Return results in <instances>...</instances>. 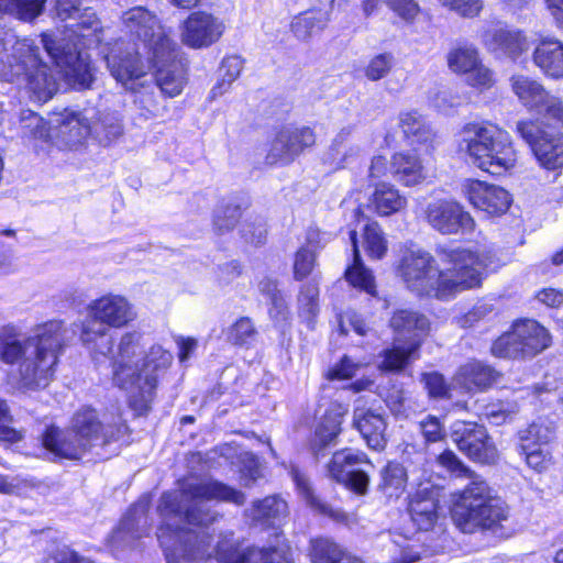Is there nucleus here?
<instances>
[{
  "label": "nucleus",
  "mask_w": 563,
  "mask_h": 563,
  "mask_svg": "<svg viewBox=\"0 0 563 563\" xmlns=\"http://www.w3.org/2000/svg\"><path fill=\"white\" fill-rule=\"evenodd\" d=\"M243 505L245 495L220 482H186L179 492L164 493L157 510L163 518L157 538L167 563H199L212 555L208 526L216 514L209 500Z\"/></svg>",
  "instance_id": "1"
},
{
  "label": "nucleus",
  "mask_w": 563,
  "mask_h": 563,
  "mask_svg": "<svg viewBox=\"0 0 563 563\" xmlns=\"http://www.w3.org/2000/svg\"><path fill=\"white\" fill-rule=\"evenodd\" d=\"M443 254L451 266L439 269L430 253L420 249L406 250L397 266L406 287L418 296L448 300L457 292L478 287L483 272L496 267L495 254L490 251L474 253L457 249Z\"/></svg>",
  "instance_id": "2"
},
{
  "label": "nucleus",
  "mask_w": 563,
  "mask_h": 563,
  "mask_svg": "<svg viewBox=\"0 0 563 563\" xmlns=\"http://www.w3.org/2000/svg\"><path fill=\"white\" fill-rule=\"evenodd\" d=\"M66 340L65 324L57 320L38 325L29 336L11 327L0 331V361L8 365L19 363L18 373L12 376L19 391H37L49 385Z\"/></svg>",
  "instance_id": "3"
},
{
  "label": "nucleus",
  "mask_w": 563,
  "mask_h": 563,
  "mask_svg": "<svg viewBox=\"0 0 563 563\" xmlns=\"http://www.w3.org/2000/svg\"><path fill=\"white\" fill-rule=\"evenodd\" d=\"M142 341L141 332H125L120 339L112 365L113 384L132 394L130 404L140 413L150 409L158 373L166 369L172 362V354L161 345H153L145 352Z\"/></svg>",
  "instance_id": "4"
},
{
  "label": "nucleus",
  "mask_w": 563,
  "mask_h": 563,
  "mask_svg": "<svg viewBox=\"0 0 563 563\" xmlns=\"http://www.w3.org/2000/svg\"><path fill=\"white\" fill-rule=\"evenodd\" d=\"M438 462L455 476L470 479L453 504L452 519L456 528L464 533L501 529L509 519V507L500 497L493 495L486 481L450 450L442 452Z\"/></svg>",
  "instance_id": "5"
},
{
  "label": "nucleus",
  "mask_w": 563,
  "mask_h": 563,
  "mask_svg": "<svg viewBox=\"0 0 563 563\" xmlns=\"http://www.w3.org/2000/svg\"><path fill=\"white\" fill-rule=\"evenodd\" d=\"M129 428L121 415L99 412L90 407L79 408L67 429L47 427L42 434L43 446L55 456L80 460L95 446H107L121 441Z\"/></svg>",
  "instance_id": "6"
},
{
  "label": "nucleus",
  "mask_w": 563,
  "mask_h": 563,
  "mask_svg": "<svg viewBox=\"0 0 563 563\" xmlns=\"http://www.w3.org/2000/svg\"><path fill=\"white\" fill-rule=\"evenodd\" d=\"M73 20L76 22L68 25L70 33L67 36L43 33L41 44L51 59L65 70L73 87L84 90L90 88L95 80L85 48L99 47L104 37V29L90 8L79 11Z\"/></svg>",
  "instance_id": "7"
},
{
  "label": "nucleus",
  "mask_w": 563,
  "mask_h": 563,
  "mask_svg": "<svg viewBox=\"0 0 563 563\" xmlns=\"http://www.w3.org/2000/svg\"><path fill=\"white\" fill-rule=\"evenodd\" d=\"M0 40V80L23 85L37 102H46L57 91L53 70L41 57V47L33 40H18L10 55L3 53Z\"/></svg>",
  "instance_id": "8"
},
{
  "label": "nucleus",
  "mask_w": 563,
  "mask_h": 563,
  "mask_svg": "<svg viewBox=\"0 0 563 563\" xmlns=\"http://www.w3.org/2000/svg\"><path fill=\"white\" fill-rule=\"evenodd\" d=\"M460 150L472 163L492 175H503L517 163L509 134L494 124L470 123L461 133Z\"/></svg>",
  "instance_id": "9"
},
{
  "label": "nucleus",
  "mask_w": 563,
  "mask_h": 563,
  "mask_svg": "<svg viewBox=\"0 0 563 563\" xmlns=\"http://www.w3.org/2000/svg\"><path fill=\"white\" fill-rule=\"evenodd\" d=\"M551 342L548 330L534 320L514 323L512 329L501 334L492 345V354L501 358L533 357Z\"/></svg>",
  "instance_id": "10"
},
{
  "label": "nucleus",
  "mask_w": 563,
  "mask_h": 563,
  "mask_svg": "<svg viewBox=\"0 0 563 563\" xmlns=\"http://www.w3.org/2000/svg\"><path fill=\"white\" fill-rule=\"evenodd\" d=\"M100 53L107 63L111 76L129 90L143 87L141 79L146 75L145 65L140 58V48L136 43L131 44L123 38L113 44L101 46Z\"/></svg>",
  "instance_id": "11"
},
{
  "label": "nucleus",
  "mask_w": 563,
  "mask_h": 563,
  "mask_svg": "<svg viewBox=\"0 0 563 563\" xmlns=\"http://www.w3.org/2000/svg\"><path fill=\"white\" fill-rule=\"evenodd\" d=\"M368 468L373 464L367 455L353 449L333 453L327 465V475L357 495H365L369 485Z\"/></svg>",
  "instance_id": "12"
},
{
  "label": "nucleus",
  "mask_w": 563,
  "mask_h": 563,
  "mask_svg": "<svg viewBox=\"0 0 563 563\" xmlns=\"http://www.w3.org/2000/svg\"><path fill=\"white\" fill-rule=\"evenodd\" d=\"M450 438L460 452L475 463L492 465L498 460L497 448L482 424L457 420L450 427Z\"/></svg>",
  "instance_id": "13"
},
{
  "label": "nucleus",
  "mask_w": 563,
  "mask_h": 563,
  "mask_svg": "<svg viewBox=\"0 0 563 563\" xmlns=\"http://www.w3.org/2000/svg\"><path fill=\"white\" fill-rule=\"evenodd\" d=\"M122 22L131 36L137 38L151 55L175 43L157 16L143 7L131 8L122 15Z\"/></svg>",
  "instance_id": "14"
},
{
  "label": "nucleus",
  "mask_w": 563,
  "mask_h": 563,
  "mask_svg": "<svg viewBox=\"0 0 563 563\" xmlns=\"http://www.w3.org/2000/svg\"><path fill=\"white\" fill-rule=\"evenodd\" d=\"M213 551L219 563H292L284 547L242 548L232 532L221 534Z\"/></svg>",
  "instance_id": "15"
},
{
  "label": "nucleus",
  "mask_w": 563,
  "mask_h": 563,
  "mask_svg": "<svg viewBox=\"0 0 563 563\" xmlns=\"http://www.w3.org/2000/svg\"><path fill=\"white\" fill-rule=\"evenodd\" d=\"M517 132L531 146L542 167L549 170L563 167V141L559 133L548 132L534 121H519Z\"/></svg>",
  "instance_id": "16"
},
{
  "label": "nucleus",
  "mask_w": 563,
  "mask_h": 563,
  "mask_svg": "<svg viewBox=\"0 0 563 563\" xmlns=\"http://www.w3.org/2000/svg\"><path fill=\"white\" fill-rule=\"evenodd\" d=\"M155 69V84L148 87H156L167 97L179 95L186 82V68L179 57L176 43L162 48H156L155 54L150 56Z\"/></svg>",
  "instance_id": "17"
},
{
  "label": "nucleus",
  "mask_w": 563,
  "mask_h": 563,
  "mask_svg": "<svg viewBox=\"0 0 563 563\" xmlns=\"http://www.w3.org/2000/svg\"><path fill=\"white\" fill-rule=\"evenodd\" d=\"M314 143L316 135L310 126L285 125L272 141L266 155V163L269 165H287Z\"/></svg>",
  "instance_id": "18"
},
{
  "label": "nucleus",
  "mask_w": 563,
  "mask_h": 563,
  "mask_svg": "<svg viewBox=\"0 0 563 563\" xmlns=\"http://www.w3.org/2000/svg\"><path fill=\"white\" fill-rule=\"evenodd\" d=\"M136 318L133 305L121 295L108 294L87 306V320L108 328H122Z\"/></svg>",
  "instance_id": "19"
},
{
  "label": "nucleus",
  "mask_w": 563,
  "mask_h": 563,
  "mask_svg": "<svg viewBox=\"0 0 563 563\" xmlns=\"http://www.w3.org/2000/svg\"><path fill=\"white\" fill-rule=\"evenodd\" d=\"M223 20L203 11L191 13L180 26L181 42L191 48L209 47L224 33Z\"/></svg>",
  "instance_id": "20"
},
{
  "label": "nucleus",
  "mask_w": 563,
  "mask_h": 563,
  "mask_svg": "<svg viewBox=\"0 0 563 563\" xmlns=\"http://www.w3.org/2000/svg\"><path fill=\"white\" fill-rule=\"evenodd\" d=\"M428 223L442 234H456L474 229L473 218L454 201L437 200L426 209Z\"/></svg>",
  "instance_id": "21"
},
{
  "label": "nucleus",
  "mask_w": 563,
  "mask_h": 563,
  "mask_svg": "<svg viewBox=\"0 0 563 563\" xmlns=\"http://www.w3.org/2000/svg\"><path fill=\"white\" fill-rule=\"evenodd\" d=\"M470 202L488 214H503L510 206V195L499 186L473 181L467 189Z\"/></svg>",
  "instance_id": "22"
},
{
  "label": "nucleus",
  "mask_w": 563,
  "mask_h": 563,
  "mask_svg": "<svg viewBox=\"0 0 563 563\" xmlns=\"http://www.w3.org/2000/svg\"><path fill=\"white\" fill-rule=\"evenodd\" d=\"M51 122L56 130V136L70 148L81 144L91 133L88 118L68 109L55 114Z\"/></svg>",
  "instance_id": "23"
},
{
  "label": "nucleus",
  "mask_w": 563,
  "mask_h": 563,
  "mask_svg": "<svg viewBox=\"0 0 563 563\" xmlns=\"http://www.w3.org/2000/svg\"><path fill=\"white\" fill-rule=\"evenodd\" d=\"M398 341L417 343L420 345V339L428 334L430 330L429 319L413 309L396 310L389 321Z\"/></svg>",
  "instance_id": "24"
},
{
  "label": "nucleus",
  "mask_w": 563,
  "mask_h": 563,
  "mask_svg": "<svg viewBox=\"0 0 563 563\" xmlns=\"http://www.w3.org/2000/svg\"><path fill=\"white\" fill-rule=\"evenodd\" d=\"M439 490L421 487L411 497L408 511L419 530L429 531L435 525L439 514Z\"/></svg>",
  "instance_id": "25"
},
{
  "label": "nucleus",
  "mask_w": 563,
  "mask_h": 563,
  "mask_svg": "<svg viewBox=\"0 0 563 563\" xmlns=\"http://www.w3.org/2000/svg\"><path fill=\"white\" fill-rule=\"evenodd\" d=\"M344 412L335 407L325 411L318 422L314 434L310 441V450L318 460L325 455L329 448L336 445L338 437L341 433V424Z\"/></svg>",
  "instance_id": "26"
},
{
  "label": "nucleus",
  "mask_w": 563,
  "mask_h": 563,
  "mask_svg": "<svg viewBox=\"0 0 563 563\" xmlns=\"http://www.w3.org/2000/svg\"><path fill=\"white\" fill-rule=\"evenodd\" d=\"M532 60L544 76L563 78V43L558 38L541 37L533 49Z\"/></svg>",
  "instance_id": "27"
},
{
  "label": "nucleus",
  "mask_w": 563,
  "mask_h": 563,
  "mask_svg": "<svg viewBox=\"0 0 563 563\" xmlns=\"http://www.w3.org/2000/svg\"><path fill=\"white\" fill-rule=\"evenodd\" d=\"M483 43L493 52H500L510 58H517L527 49V41L518 30L496 25L483 34Z\"/></svg>",
  "instance_id": "28"
},
{
  "label": "nucleus",
  "mask_w": 563,
  "mask_h": 563,
  "mask_svg": "<svg viewBox=\"0 0 563 563\" xmlns=\"http://www.w3.org/2000/svg\"><path fill=\"white\" fill-rule=\"evenodd\" d=\"M353 421L368 448L377 451L385 448L386 421L380 412L374 409L355 408Z\"/></svg>",
  "instance_id": "29"
},
{
  "label": "nucleus",
  "mask_w": 563,
  "mask_h": 563,
  "mask_svg": "<svg viewBox=\"0 0 563 563\" xmlns=\"http://www.w3.org/2000/svg\"><path fill=\"white\" fill-rule=\"evenodd\" d=\"M499 373L492 366L473 361L461 366L455 375L457 385L467 391H482L496 383Z\"/></svg>",
  "instance_id": "30"
},
{
  "label": "nucleus",
  "mask_w": 563,
  "mask_h": 563,
  "mask_svg": "<svg viewBox=\"0 0 563 563\" xmlns=\"http://www.w3.org/2000/svg\"><path fill=\"white\" fill-rule=\"evenodd\" d=\"M389 172L396 181L405 186H413L424 179L421 161L412 152L395 153L390 161Z\"/></svg>",
  "instance_id": "31"
},
{
  "label": "nucleus",
  "mask_w": 563,
  "mask_h": 563,
  "mask_svg": "<svg viewBox=\"0 0 563 563\" xmlns=\"http://www.w3.org/2000/svg\"><path fill=\"white\" fill-rule=\"evenodd\" d=\"M287 503L279 496H267L256 500L246 510V515L256 523L267 527L278 526L287 516Z\"/></svg>",
  "instance_id": "32"
},
{
  "label": "nucleus",
  "mask_w": 563,
  "mask_h": 563,
  "mask_svg": "<svg viewBox=\"0 0 563 563\" xmlns=\"http://www.w3.org/2000/svg\"><path fill=\"white\" fill-rule=\"evenodd\" d=\"M309 558L311 563H364L325 537L310 540Z\"/></svg>",
  "instance_id": "33"
},
{
  "label": "nucleus",
  "mask_w": 563,
  "mask_h": 563,
  "mask_svg": "<svg viewBox=\"0 0 563 563\" xmlns=\"http://www.w3.org/2000/svg\"><path fill=\"white\" fill-rule=\"evenodd\" d=\"M510 82L514 93L530 111L538 110L550 93L539 81L523 75L512 76Z\"/></svg>",
  "instance_id": "34"
},
{
  "label": "nucleus",
  "mask_w": 563,
  "mask_h": 563,
  "mask_svg": "<svg viewBox=\"0 0 563 563\" xmlns=\"http://www.w3.org/2000/svg\"><path fill=\"white\" fill-rule=\"evenodd\" d=\"M330 21V11L313 9L305 11L292 19L291 32L301 41H307L325 29Z\"/></svg>",
  "instance_id": "35"
},
{
  "label": "nucleus",
  "mask_w": 563,
  "mask_h": 563,
  "mask_svg": "<svg viewBox=\"0 0 563 563\" xmlns=\"http://www.w3.org/2000/svg\"><path fill=\"white\" fill-rule=\"evenodd\" d=\"M80 340L95 355L107 356L113 349L110 329L98 322L84 321Z\"/></svg>",
  "instance_id": "36"
},
{
  "label": "nucleus",
  "mask_w": 563,
  "mask_h": 563,
  "mask_svg": "<svg viewBox=\"0 0 563 563\" xmlns=\"http://www.w3.org/2000/svg\"><path fill=\"white\" fill-rule=\"evenodd\" d=\"M148 504L146 498L135 503L113 532V539H121L123 534H129L132 539L140 538L147 527Z\"/></svg>",
  "instance_id": "37"
},
{
  "label": "nucleus",
  "mask_w": 563,
  "mask_h": 563,
  "mask_svg": "<svg viewBox=\"0 0 563 563\" xmlns=\"http://www.w3.org/2000/svg\"><path fill=\"white\" fill-rule=\"evenodd\" d=\"M371 203L379 216H390L406 206V198L390 184H378L372 195Z\"/></svg>",
  "instance_id": "38"
},
{
  "label": "nucleus",
  "mask_w": 563,
  "mask_h": 563,
  "mask_svg": "<svg viewBox=\"0 0 563 563\" xmlns=\"http://www.w3.org/2000/svg\"><path fill=\"white\" fill-rule=\"evenodd\" d=\"M399 124L411 145L424 144L432 140L433 133L424 118L417 111L400 114Z\"/></svg>",
  "instance_id": "39"
},
{
  "label": "nucleus",
  "mask_w": 563,
  "mask_h": 563,
  "mask_svg": "<svg viewBox=\"0 0 563 563\" xmlns=\"http://www.w3.org/2000/svg\"><path fill=\"white\" fill-rule=\"evenodd\" d=\"M350 239L353 245L354 262L353 265L346 269L345 276L354 287H360L373 295L375 291L374 276L372 272L364 266L361 260L355 230L350 232Z\"/></svg>",
  "instance_id": "40"
},
{
  "label": "nucleus",
  "mask_w": 563,
  "mask_h": 563,
  "mask_svg": "<svg viewBox=\"0 0 563 563\" xmlns=\"http://www.w3.org/2000/svg\"><path fill=\"white\" fill-rule=\"evenodd\" d=\"M91 133H95L99 142L109 145L123 133L122 120L118 112H100L91 125Z\"/></svg>",
  "instance_id": "41"
},
{
  "label": "nucleus",
  "mask_w": 563,
  "mask_h": 563,
  "mask_svg": "<svg viewBox=\"0 0 563 563\" xmlns=\"http://www.w3.org/2000/svg\"><path fill=\"white\" fill-rule=\"evenodd\" d=\"M351 134V126L341 129L330 146L328 158L338 167H343L350 157L357 155L361 151L358 145L349 142Z\"/></svg>",
  "instance_id": "42"
},
{
  "label": "nucleus",
  "mask_w": 563,
  "mask_h": 563,
  "mask_svg": "<svg viewBox=\"0 0 563 563\" xmlns=\"http://www.w3.org/2000/svg\"><path fill=\"white\" fill-rule=\"evenodd\" d=\"M481 60L477 49L471 45L457 46L448 53L449 68L455 74L465 75Z\"/></svg>",
  "instance_id": "43"
},
{
  "label": "nucleus",
  "mask_w": 563,
  "mask_h": 563,
  "mask_svg": "<svg viewBox=\"0 0 563 563\" xmlns=\"http://www.w3.org/2000/svg\"><path fill=\"white\" fill-rule=\"evenodd\" d=\"M388 537H391L388 534ZM386 550L389 554V563H415L420 560V554L413 549L409 539L405 536L396 534L389 538Z\"/></svg>",
  "instance_id": "44"
},
{
  "label": "nucleus",
  "mask_w": 563,
  "mask_h": 563,
  "mask_svg": "<svg viewBox=\"0 0 563 563\" xmlns=\"http://www.w3.org/2000/svg\"><path fill=\"white\" fill-rule=\"evenodd\" d=\"M242 216L241 206L235 201H223L213 214V229L223 234L234 229Z\"/></svg>",
  "instance_id": "45"
},
{
  "label": "nucleus",
  "mask_w": 563,
  "mask_h": 563,
  "mask_svg": "<svg viewBox=\"0 0 563 563\" xmlns=\"http://www.w3.org/2000/svg\"><path fill=\"white\" fill-rule=\"evenodd\" d=\"M290 474L297 488L312 507L317 508L321 514L333 517L336 520H340L343 517L341 512L333 510L328 504L321 501L313 495L309 479L305 473L297 467H291Z\"/></svg>",
  "instance_id": "46"
},
{
  "label": "nucleus",
  "mask_w": 563,
  "mask_h": 563,
  "mask_svg": "<svg viewBox=\"0 0 563 563\" xmlns=\"http://www.w3.org/2000/svg\"><path fill=\"white\" fill-rule=\"evenodd\" d=\"M536 112L542 119L541 123L537 122L540 126L545 124L554 133H558L556 130L563 128V101L561 98L549 93Z\"/></svg>",
  "instance_id": "47"
},
{
  "label": "nucleus",
  "mask_w": 563,
  "mask_h": 563,
  "mask_svg": "<svg viewBox=\"0 0 563 563\" xmlns=\"http://www.w3.org/2000/svg\"><path fill=\"white\" fill-rule=\"evenodd\" d=\"M417 349V343H409L407 346L395 345L391 349L385 350L379 368L387 372L401 371Z\"/></svg>",
  "instance_id": "48"
},
{
  "label": "nucleus",
  "mask_w": 563,
  "mask_h": 563,
  "mask_svg": "<svg viewBox=\"0 0 563 563\" xmlns=\"http://www.w3.org/2000/svg\"><path fill=\"white\" fill-rule=\"evenodd\" d=\"M379 487L389 496L402 490L407 479L405 467L400 463L389 462L380 472Z\"/></svg>",
  "instance_id": "49"
},
{
  "label": "nucleus",
  "mask_w": 563,
  "mask_h": 563,
  "mask_svg": "<svg viewBox=\"0 0 563 563\" xmlns=\"http://www.w3.org/2000/svg\"><path fill=\"white\" fill-rule=\"evenodd\" d=\"M257 335L256 328L249 317H241L225 331V339L234 345H249Z\"/></svg>",
  "instance_id": "50"
},
{
  "label": "nucleus",
  "mask_w": 563,
  "mask_h": 563,
  "mask_svg": "<svg viewBox=\"0 0 563 563\" xmlns=\"http://www.w3.org/2000/svg\"><path fill=\"white\" fill-rule=\"evenodd\" d=\"M46 0H7V13L31 22L42 14Z\"/></svg>",
  "instance_id": "51"
},
{
  "label": "nucleus",
  "mask_w": 563,
  "mask_h": 563,
  "mask_svg": "<svg viewBox=\"0 0 563 563\" xmlns=\"http://www.w3.org/2000/svg\"><path fill=\"white\" fill-rule=\"evenodd\" d=\"M363 240L365 250L372 258L380 260L387 252V242L378 223H367L364 228Z\"/></svg>",
  "instance_id": "52"
},
{
  "label": "nucleus",
  "mask_w": 563,
  "mask_h": 563,
  "mask_svg": "<svg viewBox=\"0 0 563 563\" xmlns=\"http://www.w3.org/2000/svg\"><path fill=\"white\" fill-rule=\"evenodd\" d=\"M395 65V58L390 53H382L369 59L364 69L366 78L377 81L385 78Z\"/></svg>",
  "instance_id": "53"
},
{
  "label": "nucleus",
  "mask_w": 563,
  "mask_h": 563,
  "mask_svg": "<svg viewBox=\"0 0 563 563\" xmlns=\"http://www.w3.org/2000/svg\"><path fill=\"white\" fill-rule=\"evenodd\" d=\"M553 438L552 430L542 423H531L519 432V448H529V444H549Z\"/></svg>",
  "instance_id": "54"
},
{
  "label": "nucleus",
  "mask_w": 563,
  "mask_h": 563,
  "mask_svg": "<svg viewBox=\"0 0 563 563\" xmlns=\"http://www.w3.org/2000/svg\"><path fill=\"white\" fill-rule=\"evenodd\" d=\"M243 68V59L240 56H229L222 60L221 71L222 81L212 89L213 95H216L217 90H220L219 93H222L224 86H230L241 74Z\"/></svg>",
  "instance_id": "55"
},
{
  "label": "nucleus",
  "mask_w": 563,
  "mask_h": 563,
  "mask_svg": "<svg viewBox=\"0 0 563 563\" xmlns=\"http://www.w3.org/2000/svg\"><path fill=\"white\" fill-rule=\"evenodd\" d=\"M465 76L467 85L479 90L489 89L495 82L492 70L483 65L482 60H478Z\"/></svg>",
  "instance_id": "56"
},
{
  "label": "nucleus",
  "mask_w": 563,
  "mask_h": 563,
  "mask_svg": "<svg viewBox=\"0 0 563 563\" xmlns=\"http://www.w3.org/2000/svg\"><path fill=\"white\" fill-rule=\"evenodd\" d=\"M319 289L314 284H306L301 287L298 302L299 308L308 318L314 317L318 312Z\"/></svg>",
  "instance_id": "57"
},
{
  "label": "nucleus",
  "mask_w": 563,
  "mask_h": 563,
  "mask_svg": "<svg viewBox=\"0 0 563 563\" xmlns=\"http://www.w3.org/2000/svg\"><path fill=\"white\" fill-rule=\"evenodd\" d=\"M134 91L137 92L134 100L135 104L144 110L142 115L148 119L161 114L163 107L159 104L153 91H147L145 85L143 87L139 86Z\"/></svg>",
  "instance_id": "58"
},
{
  "label": "nucleus",
  "mask_w": 563,
  "mask_h": 563,
  "mask_svg": "<svg viewBox=\"0 0 563 563\" xmlns=\"http://www.w3.org/2000/svg\"><path fill=\"white\" fill-rule=\"evenodd\" d=\"M20 125L24 135L33 137H44L46 135L43 119L34 111L23 110L20 115Z\"/></svg>",
  "instance_id": "59"
},
{
  "label": "nucleus",
  "mask_w": 563,
  "mask_h": 563,
  "mask_svg": "<svg viewBox=\"0 0 563 563\" xmlns=\"http://www.w3.org/2000/svg\"><path fill=\"white\" fill-rule=\"evenodd\" d=\"M316 263V255L312 251L307 247L298 250L295 256L294 263V276L296 279H302L307 277L313 269Z\"/></svg>",
  "instance_id": "60"
},
{
  "label": "nucleus",
  "mask_w": 563,
  "mask_h": 563,
  "mask_svg": "<svg viewBox=\"0 0 563 563\" xmlns=\"http://www.w3.org/2000/svg\"><path fill=\"white\" fill-rule=\"evenodd\" d=\"M349 328L361 336L367 335L372 329L367 322L355 312H346L340 320V332L347 334Z\"/></svg>",
  "instance_id": "61"
},
{
  "label": "nucleus",
  "mask_w": 563,
  "mask_h": 563,
  "mask_svg": "<svg viewBox=\"0 0 563 563\" xmlns=\"http://www.w3.org/2000/svg\"><path fill=\"white\" fill-rule=\"evenodd\" d=\"M421 380L431 397L443 398L446 396L449 388L442 374L437 372L426 373Z\"/></svg>",
  "instance_id": "62"
},
{
  "label": "nucleus",
  "mask_w": 563,
  "mask_h": 563,
  "mask_svg": "<svg viewBox=\"0 0 563 563\" xmlns=\"http://www.w3.org/2000/svg\"><path fill=\"white\" fill-rule=\"evenodd\" d=\"M387 5L402 20L410 22L419 12L415 0H387Z\"/></svg>",
  "instance_id": "63"
},
{
  "label": "nucleus",
  "mask_w": 563,
  "mask_h": 563,
  "mask_svg": "<svg viewBox=\"0 0 563 563\" xmlns=\"http://www.w3.org/2000/svg\"><path fill=\"white\" fill-rule=\"evenodd\" d=\"M419 426L427 442H437L443 438V428L437 417L428 416L420 421Z\"/></svg>",
  "instance_id": "64"
}]
</instances>
